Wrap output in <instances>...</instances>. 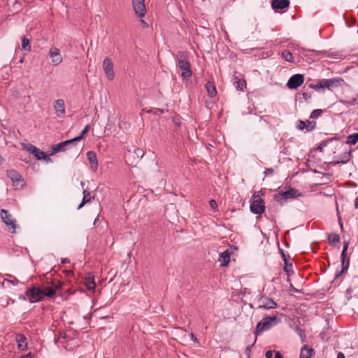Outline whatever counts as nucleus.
<instances>
[{
	"label": "nucleus",
	"mask_w": 358,
	"mask_h": 358,
	"mask_svg": "<svg viewBox=\"0 0 358 358\" xmlns=\"http://www.w3.org/2000/svg\"><path fill=\"white\" fill-rule=\"evenodd\" d=\"M141 23L142 26L144 27H148V24L143 20H141Z\"/></svg>",
	"instance_id": "nucleus-46"
},
{
	"label": "nucleus",
	"mask_w": 358,
	"mask_h": 358,
	"mask_svg": "<svg viewBox=\"0 0 358 358\" xmlns=\"http://www.w3.org/2000/svg\"><path fill=\"white\" fill-rule=\"evenodd\" d=\"M343 82L341 78H331V79H322L318 80L317 83H311L309 87L316 91H320L321 89L327 88L332 90L334 88L340 87Z\"/></svg>",
	"instance_id": "nucleus-2"
},
{
	"label": "nucleus",
	"mask_w": 358,
	"mask_h": 358,
	"mask_svg": "<svg viewBox=\"0 0 358 358\" xmlns=\"http://www.w3.org/2000/svg\"><path fill=\"white\" fill-rule=\"evenodd\" d=\"M206 90L210 96L213 97L214 96L216 95V89L215 85L212 83L208 82L206 83Z\"/></svg>",
	"instance_id": "nucleus-28"
},
{
	"label": "nucleus",
	"mask_w": 358,
	"mask_h": 358,
	"mask_svg": "<svg viewBox=\"0 0 358 358\" xmlns=\"http://www.w3.org/2000/svg\"><path fill=\"white\" fill-rule=\"evenodd\" d=\"M234 85L236 90L243 91L246 87V82L243 79H238V78H235Z\"/></svg>",
	"instance_id": "nucleus-26"
},
{
	"label": "nucleus",
	"mask_w": 358,
	"mask_h": 358,
	"mask_svg": "<svg viewBox=\"0 0 358 358\" xmlns=\"http://www.w3.org/2000/svg\"><path fill=\"white\" fill-rule=\"evenodd\" d=\"M322 110L315 109L311 113L310 117L312 119H316V118L319 117L322 115Z\"/></svg>",
	"instance_id": "nucleus-37"
},
{
	"label": "nucleus",
	"mask_w": 358,
	"mask_h": 358,
	"mask_svg": "<svg viewBox=\"0 0 358 358\" xmlns=\"http://www.w3.org/2000/svg\"><path fill=\"white\" fill-rule=\"evenodd\" d=\"M296 331L297 332L299 336L303 337L304 336V331L301 328L296 327Z\"/></svg>",
	"instance_id": "nucleus-42"
},
{
	"label": "nucleus",
	"mask_w": 358,
	"mask_h": 358,
	"mask_svg": "<svg viewBox=\"0 0 358 358\" xmlns=\"http://www.w3.org/2000/svg\"><path fill=\"white\" fill-rule=\"evenodd\" d=\"M103 69L107 78L112 80L114 78V65L112 60L109 57L104 59L103 62Z\"/></svg>",
	"instance_id": "nucleus-14"
},
{
	"label": "nucleus",
	"mask_w": 358,
	"mask_h": 358,
	"mask_svg": "<svg viewBox=\"0 0 358 358\" xmlns=\"http://www.w3.org/2000/svg\"><path fill=\"white\" fill-rule=\"evenodd\" d=\"M280 322V320L276 316L266 317L259 321L256 327L257 334H261L264 331L268 330L271 327Z\"/></svg>",
	"instance_id": "nucleus-3"
},
{
	"label": "nucleus",
	"mask_w": 358,
	"mask_h": 358,
	"mask_svg": "<svg viewBox=\"0 0 358 358\" xmlns=\"http://www.w3.org/2000/svg\"><path fill=\"white\" fill-rule=\"evenodd\" d=\"M297 127L301 129V130H303V129L306 128V122H304L303 121H299V124L297 126Z\"/></svg>",
	"instance_id": "nucleus-41"
},
{
	"label": "nucleus",
	"mask_w": 358,
	"mask_h": 358,
	"mask_svg": "<svg viewBox=\"0 0 358 358\" xmlns=\"http://www.w3.org/2000/svg\"><path fill=\"white\" fill-rule=\"evenodd\" d=\"M250 209L254 214H262L265 210L263 199L259 196L253 195V200L250 202Z\"/></svg>",
	"instance_id": "nucleus-8"
},
{
	"label": "nucleus",
	"mask_w": 358,
	"mask_h": 358,
	"mask_svg": "<svg viewBox=\"0 0 358 358\" xmlns=\"http://www.w3.org/2000/svg\"><path fill=\"white\" fill-rule=\"evenodd\" d=\"M53 108L56 115L59 117H64L66 113V106L64 100L59 99L53 102Z\"/></svg>",
	"instance_id": "nucleus-16"
},
{
	"label": "nucleus",
	"mask_w": 358,
	"mask_h": 358,
	"mask_svg": "<svg viewBox=\"0 0 358 358\" xmlns=\"http://www.w3.org/2000/svg\"><path fill=\"white\" fill-rule=\"evenodd\" d=\"M272 8L274 10L286 8L289 5V0H271Z\"/></svg>",
	"instance_id": "nucleus-21"
},
{
	"label": "nucleus",
	"mask_w": 358,
	"mask_h": 358,
	"mask_svg": "<svg viewBox=\"0 0 358 358\" xmlns=\"http://www.w3.org/2000/svg\"><path fill=\"white\" fill-rule=\"evenodd\" d=\"M11 279H4L2 282L3 287H6L8 285L11 284L13 285H17L20 283V281L14 276L10 275Z\"/></svg>",
	"instance_id": "nucleus-30"
},
{
	"label": "nucleus",
	"mask_w": 358,
	"mask_h": 358,
	"mask_svg": "<svg viewBox=\"0 0 358 358\" xmlns=\"http://www.w3.org/2000/svg\"><path fill=\"white\" fill-rule=\"evenodd\" d=\"M26 296L30 303H36L44 298L43 290L38 287H32L26 291Z\"/></svg>",
	"instance_id": "nucleus-5"
},
{
	"label": "nucleus",
	"mask_w": 358,
	"mask_h": 358,
	"mask_svg": "<svg viewBox=\"0 0 358 358\" xmlns=\"http://www.w3.org/2000/svg\"><path fill=\"white\" fill-rule=\"evenodd\" d=\"M90 200V193L87 190L83 191V198L82 202L79 204L78 208L80 209L86 203Z\"/></svg>",
	"instance_id": "nucleus-31"
},
{
	"label": "nucleus",
	"mask_w": 358,
	"mask_h": 358,
	"mask_svg": "<svg viewBox=\"0 0 358 358\" xmlns=\"http://www.w3.org/2000/svg\"><path fill=\"white\" fill-rule=\"evenodd\" d=\"M48 55L51 59L52 64L54 66H58L62 62V56L61 55L60 50L58 48L55 46L51 47L50 48Z\"/></svg>",
	"instance_id": "nucleus-13"
},
{
	"label": "nucleus",
	"mask_w": 358,
	"mask_h": 358,
	"mask_svg": "<svg viewBox=\"0 0 358 358\" xmlns=\"http://www.w3.org/2000/svg\"><path fill=\"white\" fill-rule=\"evenodd\" d=\"M210 206L212 209H213L215 211L217 209V205L215 200L212 199L209 202Z\"/></svg>",
	"instance_id": "nucleus-40"
},
{
	"label": "nucleus",
	"mask_w": 358,
	"mask_h": 358,
	"mask_svg": "<svg viewBox=\"0 0 358 358\" xmlns=\"http://www.w3.org/2000/svg\"><path fill=\"white\" fill-rule=\"evenodd\" d=\"M175 123L177 124V125H180V122H178V121H176L175 120Z\"/></svg>",
	"instance_id": "nucleus-54"
},
{
	"label": "nucleus",
	"mask_w": 358,
	"mask_h": 358,
	"mask_svg": "<svg viewBox=\"0 0 358 358\" xmlns=\"http://www.w3.org/2000/svg\"><path fill=\"white\" fill-rule=\"evenodd\" d=\"M1 218L7 227L11 230L13 233L16 230V220L13 217L12 215L5 209L1 210Z\"/></svg>",
	"instance_id": "nucleus-9"
},
{
	"label": "nucleus",
	"mask_w": 358,
	"mask_h": 358,
	"mask_svg": "<svg viewBox=\"0 0 358 358\" xmlns=\"http://www.w3.org/2000/svg\"><path fill=\"white\" fill-rule=\"evenodd\" d=\"M144 155V151L141 148H134L133 150H128L125 153L124 158L127 164L134 166Z\"/></svg>",
	"instance_id": "nucleus-4"
},
{
	"label": "nucleus",
	"mask_w": 358,
	"mask_h": 358,
	"mask_svg": "<svg viewBox=\"0 0 358 358\" xmlns=\"http://www.w3.org/2000/svg\"><path fill=\"white\" fill-rule=\"evenodd\" d=\"M8 178L12 181L15 189H22L25 185V182L21 175L14 169H10L6 171Z\"/></svg>",
	"instance_id": "nucleus-6"
},
{
	"label": "nucleus",
	"mask_w": 358,
	"mask_h": 358,
	"mask_svg": "<svg viewBox=\"0 0 358 358\" xmlns=\"http://www.w3.org/2000/svg\"><path fill=\"white\" fill-rule=\"evenodd\" d=\"M22 49L27 52H30L31 50V43L29 38L23 37L22 39Z\"/></svg>",
	"instance_id": "nucleus-27"
},
{
	"label": "nucleus",
	"mask_w": 358,
	"mask_h": 358,
	"mask_svg": "<svg viewBox=\"0 0 358 358\" xmlns=\"http://www.w3.org/2000/svg\"><path fill=\"white\" fill-rule=\"evenodd\" d=\"M87 157L91 164L92 169L94 171H96L99 164L96 153L93 151H88L87 152Z\"/></svg>",
	"instance_id": "nucleus-20"
},
{
	"label": "nucleus",
	"mask_w": 358,
	"mask_h": 358,
	"mask_svg": "<svg viewBox=\"0 0 358 358\" xmlns=\"http://www.w3.org/2000/svg\"><path fill=\"white\" fill-rule=\"evenodd\" d=\"M20 358H31V352L27 355H24L20 357Z\"/></svg>",
	"instance_id": "nucleus-48"
},
{
	"label": "nucleus",
	"mask_w": 358,
	"mask_h": 358,
	"mask_svg": "<svg viewBox=\"0 0 358 358\" xmlns=\"http://www.w3.org/2000/svg\"><path fill=\"white\" fill-rule=\"evenodd\" d=\"M61 288L60 285H53L52 287H47L43 289L44 297H53L56 293V292Z\"/></svg>",
	"instance_id": "nucleus-22"
},
{
	"label": "nucleus",
	"mask_w": 358,
	"mask_h": 358,
	"mask_svg": "<svg viewBox=\"0 0 358 358\" xmlns=\"http://www.w3.org/2000/svg\"><path fill=\"white\" fill-rule=\"evenodd\" d=\"M349 246V241H344L343 243V248L341 252V260H342V271H340L338 274H336V277H338L340 275H341L342 273H343L345 271H346L349 266V260L348 259L347 262H345V257H346V253L347 250Z\"/></svg>",
	"instance_id": "nucleus-18"
},
{
	"label": "nucleus",
	"mask_w": 358,
	"mask_h": 358,
	"mask_svg": "<svg viewBox=\"0 0 358 358\" xmlns=\"http://www.w3.org/2000/svg\"><path fill=\"white\" fill-rule=\"evenodd\" d=\"M358 141V133L348 136L347 143L350 145H355Z\"/></svg>",
	"instance_id": "nucleus-34"
},
{
	"label": "nucleus",
	"mask_w": 358,
	"mask_h": 358,
	"mask_svg": "<svg viewBox=\"0 0 358 358\" xmlns=\"http://www.w3.org/2000/svg\"><path fill=\"white\" fill-rule=\"evenodd\" d=\"M315 124L316 123L315 122H310V121H308L307 122V124H306V129L308 131H311L313 130L315 127Z\"/></svg>",
	"instance_id": "nucleus-39"
},
{
	"label": "nucleus",
	"mask_w": 358,
	"mask_h": 358,
	"mask_svg": "<svg viewBox=\"0 0 358 358\" xmlns=\"http://www.w3.org/2000/svg\"><path fill=\"white\" fill-rule=\"evenodd\" d=\"M230 253L226 250L220 254L218 261L220 262L221 266H225L229 262Z\"/></svg>",
	"instance_id": "nucleus-23"
},
{
	"label": "nucleus",
	"mask_w": 358,
	"mask_h": 358,
	"mask_svg": "<svg viewBox=\"0 0 358 358\" xmlns=\"http://www.w3.org/2000/svg\"><path fill=\"white\" fill-rule=\"evenodd\" d=\"M267 171H268V173H270V171H271V169H268Z\"/></svg>",
	"instance_id": "nucleus-57"
},
{
	"label": "nucleus",
	"mask_w": 358,
	"mask_h": 358,
	"mask_svg": "<svg viewBox=\"0 0 358 358\" xmlns=\"http://www.w3.org/2000/svg\"><path fill=\"white\" fill-rule=\"evenodd\" d=\"M281 57L283 59H285L286 62H294V57L292 56V54L289 50H284L282 51L281 54Z\"/></svg>",
	"instance_id": "nucleus-32"
},
{
	"label": "nucleus",
	"mask_w": 358,
	"mask_h": 358,
	"mask_svg": "<svg viewBox=\"0 0 358 358\" xmlns=\"http://www.w3.org/2000/svg\"><path fill=\"white\" fill-rule=\"evenodd\" d=\"M304 81V77L302 74H295L288 80L287 86L289 89H296L301 86Z\"/></svg>",
	"instance_id": "nucleus-15"
},
{
	"label": "nucleus",
	"mask_w": 358,
	"mask_h": 358,
	"mask_svg": "<svg viewBox=\"0 0 358 358\" xmlns=\"http://www.w3.org/2000/svg\"><path fill=\"white\" fill-rule=\"evenodd\" d=\"M285 265L284 267V270L286 273H287V274H289V272L292 271V264H288L285 259Z\"/></svg>",
	"instance_id": "nucleus-38"
},
{
	"label": "nucleus",
	"mask_w": 358,
	"mask_h": 358,
	"mask_svg": "<svg viewBox=\"0 0 358 358\" xmlns=\"http://www.w3.org/2000/svg\"><path fill=\"white\" fill-rule=\"evenodd\" d=\"M90 127L89 124L86 125L85 127V128L83 129V130L80 134V135L73 138L74 140L75 143L80 141L81 139H83L84 136L89 131Z\"/></svg>",
	"instance_id": "nucleus-33"
},
{
	"label": "nucleus",
	"mask_w": 358,
	"mask_h": 358,
	"mask_svg": "<svg viewBox=\"0 0 358 358\" xmlns=\"http://www.w3.org/2000/svg\"><path fill=\"white\" fill-rule=\"evenodd\" d=\"M85 285L89 291H94L96 287V284L93 276H88L85 278Z\"/></svg>",
	"instance_id": "nucleus-25"
},
{
	"label": "nucleus",
	"mask_w": 358,
	"mask_h": 358,
	"mask_svg": "<svg viewBox=\"0 0 358 358\" xmlns=\"http://www.w3.org/2000/svg\"><path fill=\"white\" fill-rule=\"evenodd\" d=\"M190 338H191L192 341H194V343H198V339L196 338V337L194 336V334L193 333L190 334Z\"/></svg>",
	"instance_id": "nucleus-45"
},
{
	"label": "nucleus",
	"mask_w": 358,
	"mask_h": 358,
	"mask_svg": "<svg viewBox=\"0 0 358 358\" xmlns=\"http://www.w3.org/2000/svg\"><path fill=\"white\" fill-rule=\"evenodd\" d=\"M257 305L258 308L264 310L275 309L278 308L277 303L271 298L266 296H261L257 299Z\"/></svg>",
	"instance_id": "nucleus-10"
},
{
	"label": "nucleus",
	"mask_w": 358,
	"mask_h": 358,
	"mask_svg": "<svg viewBox=\"0 0 358 358\" xmlns=\"http://www.w3.org/2000/svg\"><path fill=\"white\" fill-rule=\"evenodd\" d=\"M177 66L181 70V76L183 79L189 78L192 76L189 57L187 52L179 51L176 55Z\"/></svg>",
	"instance_id": "nucleus-1"
},
{
	"label": "nucleus",
	"mask_w": 358,
	"mask_h": 358,
	"mask_svg": "<svg viewBox=\"0 0 358 358\" xmlns=\"http://www.w3.org/2000/svg\"><path fill=\"white\" fill-rule=\"evenodd\" d=\"M74 143H75V141L72 138L70 140H67V141L61 142L56 145H54L52 146V155H54L55 153H57L59 152H64V151L66 150Z\"/></svg>",
	"instance_id": "nucleus-17"
},
{
	"label": "nucleus",
	"mask_w": 358,
	"mask_h": 358,
	"mask_svg": "<svg viewBox=\"0 0 358 358\" xmlns=\"http://www.w3.org/2000/svg\"><path fill=\"white\" fill-rule=\"evenodd\" d=\"M337 358H345V357L342 352H338V354L337 355Z\"/></svg>",
	"instance_id": "nucleus-51"
},
{
	"label": "nucleus",
	"mask_w": 358,
	"mask_h": 358,
	"mask_svg": "<svg viewBox=\"0 0 358 358\" xmlns=\"http://www.w3.org/2000/svg\"><path fill=\"white\" fill-rule=\"evenodd\" d=\"M266 358H274L273 357V352L271 350H268L266 352Z\"/></svg>",
	"instance_id": "nucleus-43"
},
{
	"label": "nucleus",
	"mask_w": 358,
	"mask_h": 358,
	"mask_svg": "<svg viewBox=\"0 0 358 358\" xmlns=\"http://www.w3.org/2000/svg\"><path fill=\"white\" fill-rule=\"evenodd\" d=\"M303 96L304 99H305L306 101H307V99H308L310 98V95H308V94L307 93H306V92H304V93L303 94Z\"/></svg>",
	"instance_id": "nucleus-47"
},
{
	"label": "nucleus",
	"mask_w": 358,
	"mask_h": 358,
	"mask_svg": "<svg viewBox=\"0 0 358 358\" xmlns=\"http://www.w3.org/2000/svg\"><path fill=\"white\" fill-rule=\"evenodd\" d=\"M315 52H317V53H319V54H322V53H324V52H321V51H319V52L315 51Z\"/></svg>",
	"instance_id": "nucleus-55"
},
{
	"label": "nucleus",
	"mask_w": 358,
	"mask_h": 358,
	"mask_svg": "<svg viewBox=\"0 0 358 358\" xmlns=\"http://www.w3.org/2000/svg\"><path fill=\"white\" fill-rule=\"evenodd\" d=\"M132 6L135 14L138 17H143L146 13L145 0H131Z\"/></svg>",
	"instance_id": "nucleus-12"
},
{
	"label": "nucleus",
	"mask_w": 358,
	"mask_h": 358,
	"mask_svg": "<svg viewBox=\"0 0 358 358\" xmlns=\"http://www.w3.org/2000/svg\"><path fill=\"white\" fill-rule=\"evenodd\" d=\"M22 148L28 152L32 154L38 160H50L48 155L30 143L23 144Z\"/></svg>",
	"instance_id": "nucleus-7"
},
{
	"label": "nucleus",
	"mask_w": 358,
	"mask_h": 358,
	"mask_svg": "<svg viewBox=\"0 0 358 358\" xmlns=\"http://www.w3.org/2000/svg\"><path fill=\"white\" fill-rule=\"evenodd\" d=\"M27 296L25 295H20L19 299L23 301H25L27 299Z\"/></svg>",
	"instance_id": "nucleus-50"
},
{
	"label": "nucleus",
	"mask_w": 358,
	"mask_h": 358,
	"mask_svg": "<svg viewBox=\"0 0 358 358\" xmlns=\"http://www.w3.org/2000/svg\"><path fill=\"white\" fill-rule=\"evenodd\" d=\"M340 102L345 106H355L358 104V99L353 98L349 101L348 100H341Z\"/></svg>",
	"instance_id": "nucleus-36"
},
{
	"label": "nucleus",
	"mask_w": 358,
	"mask_h": 358,
	"mask_svg": "<svg viewBox=\"0 0 358 358\" xmlns=\"http://www.w3.org/2000/svg\"><path fill=\"white\" fill-rule=\"evenodd\" d=\"M328 240L330 244H335L340 241V236L336 233H332L329 235Z\"/></svg>",
	"instance_id": "nucleus-35"
},
{
	"label": "nucleus",
	"mask_w": 358,
	"mask_h": 358,
	"mask_svg": "<svg viewBox=\"0 0 358 358\" xmlns=\"http://www.w3.org/2000/svg\"><path fill=\"white\" fill-rule=\"evenodd\" d=\"M3 158L0 155V164H1L3 162Z\"/></svg>",
	"instance_id": "nucleus-53"
},
{
	"label": "nucleus",
	"mask_w": 358,
	"mask_h": 358,
	"mask_svg": "<svg viewBox=\"0 0 358 358\" xmlns=\"http://www.w3.org/2000/svg\"><path fill=\"white\" fill-rule=\"evenodd\" d=\"M350 155H351V152H345L341 157L340 159H338V161L335 162L334 164H346L348 162H349L350 160Z\"/></svg>",
	"instance_id": "nucleus-29"
},
{
	"label": "nucleus",
	"mask_w": 358,
	"mask_h": 358,
	"mask_svg": "<svg viewBox=\"0 0 358 358\" xmlns=\"http://www.w3.org/2000/svg\"><path fill=\"white\" fill-rule=\"evenodd\" d=\"M314 352L312 348H308L306 345L301 348L299 358H310Z\"/></svg>",
	"instance_id": "nucleus-24"
},
{
	"label": "nucleus",
	"mask_w": 358,
	"mask_h": 358,
	"mask_svg": "<svg viewBox=\"0 0 358 358\" xmlns=\"http://www.w3.org/2000/svg\"><path fill=\"white\" fill-rule=\"evenodd\" d=\"M267 171H268V173H270V171H271V169H268Z\"/></svg>",
	"instance_id": "nucleus-58"
},
{
	"label": "nucleus",
	"mask_w": 358,
	"mask_h": 358,
	"mask_svg": "<svg viewBox=\"0 0 358 358\" xmlns=\"http://www.w3.org/2000/svg\"><path fill=\"white\" fill-rule=\"evenodd\" d=\"M355 207L358 209V197L355 200Z\"/></svg>",
	"instance_id": "nucleus-52"
},
{
	"label": "nucleus",
	"mask_w": 358,
	"mask_h": 358,
	"mask_svg": "<svg viewBox=\"0 0 358 358\" xmlns=\"http://www.w3.org/2000/svg\"><path fill=\"white\" fill-rule=\"evenodd\" d=\"M15 341L17 345V349L24 351L27 349V338L22 334H17L15 336Z\"/></svg>",
	"instance_id": "nucleus-19"
},
{
	"label": "nucleus",
	"mask_w": 358,
	"mask_h": 358,
	"mask_svg": "<svg viewBox=\"0 0 358 358\" xmlns=\"http://www.w3.org/2000/svg\"><path fill=\"white\" fill-rule=\"evenodd\" d=\"M69 262H70V261H69V259H67V258H64V259H62V264L69 263Z\"/></svg>",
	"instance_id": "nucleus-49"
},
{
	"label": "nucleus",
	"mask_w": 358,
	"mask_h": 358,
	"mask_svg": "<svg viewBox=\"0 0 358 358\" xmlns=\"http://www.w3.org/2000/svg\"><path fill=\"white\" fill-rule=\"evenodd\" d=\"M339 225H341V227H343V224L340 222Z\"/></svg>",
	"instance_id": "nucleus-56"
},
{
	"label": "nucleus",
	"mask_w": 358,
	"mask_h": 358,
	"mask_svg": "<svg viewBox=\"0 0 358 358\" xmlns=\"http://www.w3.org/2000/svg\"><path fill=\"white\" fill-rule=\"evenodd\" d=\"M273 353L275 354L274 358H282V355L279 351H274Z\"/></svg>",
	"instance_id": "nucleus-44"
},
{
	"label": "nucleus",
	"mask_w": 358,
	"mask_h": 358,
	"mask_svg": "<svg viewBox=\"0 0 358 358\" xmlns=\"http://www.w3.org/2000/svg\"><path fill=\"white\" fill-rule=\"evenodd\" d=\"M298 191L296 189L290 188L289 190L280 192L275 194L274 198L278 203H283L288 199L296 197Z\"/></svg>",
	"instance_id": "nucleus-11"
}]
</instances>
